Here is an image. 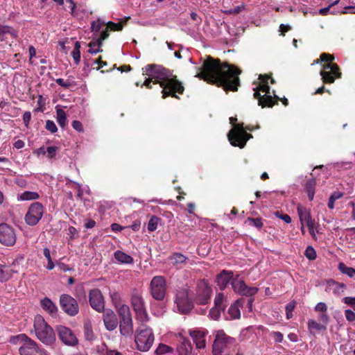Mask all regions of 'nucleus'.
<instances>
[{
    "label": "nucleus",
    "instance_id": "nucleus-45",
    "mask_svg": "<svg viewBox=\"0 0 355 355\" xmlns=\"http://www.w3.org/2000/svg\"><path fill=\"white\" fill-rule=\"evenodd\" d=\"M343 193L340 192H334L329 197L327 206L329 209H333L334 208V202L336 200L340 198Z\"/></svg>",
    "mask_w": 355,
    "mask_h": 355
},
{
    "label": "nucleus",
    "instance_id": "nucleus-48",
    "mask_svg": "<svg viewBox=\"0 0 355 355\" xmlns=\"http://www.w3.org/2000/svg\"><path fill=\"white\" fill-rule=\"evenodd\" d=\"M55 83L58 85H60L65 89H69L71 87H74L76 85V84L74 81H70L69 80H64L63 78H57L55 80Z\"/></svg>",
    "mask_w": 355,
    "mask_h": 355
},
{
    "label": "nucleus",
    "instance_id": "nucleus-63",
    "mask_svg": "<svg viewBox=\"0 0 355 355\" xmlns=\"http://www.w3.org/2000/svg\"><path fill=\"white\" fill-rule=\"evenodd\" d=\"M345 315L346 319L349 322H353L355 320V313L353 311H352L350 309H347L345 311Z\"/></svg>",
    "mask_w": 355,
    "mask_h": 355
},
{
    "label": "nucleus",
    "instance_id": "nucleus-52",
    "mask_svg": "<svg viewBox=\"0 0 355 355\" xmlns=\"http://www.w3.org/2000/svg\"><path fill=\"white\" fill-rule=\"evenodd\" d=\"M105 25L104 21H101V20H98L96 21H92L91 24V28L93 32L98 33L103 26Z\"/></svg>",
    "mask_w": 355,
    "mask_h": 355
},
{
    "label": "nucleus",
    "instance_id": "nucleus-1",
    "mask_svg": "<svg viewBox=\"0 0 355 355\" xmlns=\"http://www.w3.org/2000/svg\"><path fill=\"white\" fill-rule=\"evenodd\" d=\"M241 70L227 62L208 55L195 77L222 87L225 92H236L240 86Z\"/></svg>",
    "mask_w": 355,
    "mask_h": 355
},
{
    "label": "nucleus",
    "instance_id": "nucleus-3",
    "mask_svg": "<svg viewBox=\"0 0 355 355\" xmlns=\"http://www.w3.org/2000/svg\"><path fill=\"white\" fill-rule=\"evenodd\" d=\"M260 83L259 85L254 89V98L258 100V105L262 108L272 107L277 105L279 96L274 95L272 96L270 94V87L268 85L269 75L264 74L259 76Z\"/></svg>",
    "mask_w": 355,
    "mask_h": 355
},
{
    "label": "nucleus",
    "instance_id": "nucleus-24",
    "mask_svg": "<svg viewBox=\"0 0 355 355\" xmlns=\"http://www.w3.org/2000/svg\"><path fill=\"white\" fill-rule=\"evenodd\" d=\"M115 259L122 264H132L134 263L133 258L121 250H116L114 253Z\"/></svg>",
    "mask_w": 355,
    "mask_h": 355
},
{
    "label": "nucleus",
    "instance_id": "nucleus-58",
    "mask_svg": "<svg viewBox=\"0 0 355 355\" xmlns=\"http://www.w3.org/2000/svg\"><path fill=\"white\" fill-rule=\"evenodd\" d=\"M275 215L282 219V220H284L286 223H290L291 222V218L289 215L288 214H282V213H280L279 211H276L275 213Z\"/></svg>",
    "mask_w": 355,
    "mask_h": 355
},
{
    "label": "nucleus",
    "instance_id": "nucleus-28",
    "mask_svg": "<svg viewBox=\"0 0 355 355\" xmlns=\"http://www.w3.org/2000/svg\"><path fill=\"white\" fill-rule=\"evenodd\" d=\"M297 214L300 218V223L302 224L306 223L309 220H312L310 210L301 206L298 205L297 207Z\"/></svg>",
    "mask_w": 355,
    "mask_h": 355
},
{
    "label": "nucleus",
    "instance_id": "nucleus-54",
    "mask_svg": "<svg viewBox=\"0 0 355 355\" xmlns=\"http://www.w3.org/2000/svg\"><path fill=\"white\" fill-rule=\"evenodd\" d=\"M352 166H353V164L351 162H337L335 164V167H336L338 169L347 170V169L351 168Z\"/></svg>",
    "mask_w": 355,
    "mask_h": 355
},
{
    "label": "nucleus",
    "instance_id": "nucleus-22",
    "mask_svg": "<svg viewBox=\"0 0 355 355\" xmlns=\"http://www.w3.org/2000/svg\"><path fill=\"white\" fill-rule=\"evenodd\" d=\"M40 305L42 308L49 313L52 317H56L58 314V307L49 298L44 297L41 300Z\"/></svg>",
    "mask_w": 355,
    "mask_h": 355
},
{
    "label": "nucleus",
    "instance_id": "nucleus-32",
    "mask_svg": "<svg viewBox=\"0 0 355 355\" xmlns=\"http://www.w3.org/2000/svg\"><path fill=\"white\" fill-rule=\"evenodd\" d=\"M6 34H10L13 37H17V32L12 27L0 24V40L3 41Z\"/></svg>",
    "mask_w": 355,
    "mask_h": 355
},
{
    "label": "nucleus",
    "instance_id": "nucleus-59",
    "mask_svg": "<svg viewBox=\"0 0 355 355\" xmlns=\"http://www.w3.org/2000/svg\"><path fill=\"white\" fill-rule=\"evenodd\" d=\"M271 336L274 338L276 343H280L282 342L284 336L279 331H272L270 334Z\"/></svg>",
    "mask_w": 355,
    "mask_h": 355
},
{
    "label": "nucleus",
    "instance_id": "nucleus-36",
    "mask_svg": "<svg viewBox=\"0 0 355 355\" xmlns=\"http://www.w3.org/2000/svg\"><path fill=\"white\" fill-rule=\"evenodd\" d=\"M29 338H30L28 337L26 334H21L11 336L9 339V342L13 345L21 344L22 345L25 343H26L29 340Z\"/></svg>",
    "mask_w": 355,
    "mask_h": 355
},
{
    "label": "nucleus",
    "instance_id": "nucleus-34",
    "mask_svg": "<svg viewBox=\"0 0 355 355\" xmlns=\"http://www.w3.org/2000/svg\"><path fill=\"white\" fill-rule=\"evenodd\" d=\"M239 275H237L234 279H232V282H231V286L233 289V291L238 294H240L241 292H242V290L245 286L246 284L245 283L244 280L239 278Z\"/></svg>",
    "mask_w": 355,
    "mask_h": 355
},
{
    "label": "nucleus",
    "instance_id": "nucleus-31",
    "mask_svg": "<svg viewBox=\"0 0 355 355\" xmlns=\"http://www.w3.org/2000/svg\"><path fill=\"white\" fill-rule=\"evenodd\" d=\"M241 301V300H237L228 309V314L232 320L239 319L241 317V311L239 308V304Z\"/></svg>",
    "mask_w": 355,
    "mask_h": 355
},
{
    "label": "nucleus",
    "instance_id": "nucleus-8",
    "mask_svg": "<svg viewBox=\"0 0 355 355\" xmlns=\"http://www.w3.org/2000/svg\"><path fill=\"white\" fill-rule=\"evenodd\" d=\"M120 318L119 329L124 336H131L133 333V322L130 308L128 305H121L118 309Z\"/></svg>",
    "mask_w": 355,
    "mask_h": 355
},
{
    "label": "nucleus",
    "instance_id": "nucleus-39",
    "mask_svg": "<svg viewBox=\"0 0 355 355\" xmlns=\"http://www.w3.org/2000/svg\"><path fill=\"white\" fill-rule=\"evenodd\" d=\"M338 269L342 273L347 275L349 277H353L355 275V269L346 266L343 263L338 264Z\"/></svg>",
    "mask_w": 355,
    "mask_h": 355
},
{
    "label": "nucleus",
    "instance_id": "nucleus-26",
    "mask_svg": "<svg viewBox=\"0 0 355 355\" xmlns=\"http://www.w3.org/2000/svg\"><path fill=\"white\" fill-rule=\"evenodd\" d=\"M177 350L178 355H191L192 345L190 340L187 338H183Z\"/></svg>",
    "mask_w": 355,
    "mask_h": 355
},
{
    "label": "nucleus",
    "instance_id": "nucleus-43",
    "mask_svg": "<svg viewBox=\"0 0 355 355\" xmlns=\"http://www.w3.org/2000/svg\"><path fill=\"white\" fill-rule=\"evenodd\" d=\"M110 29L107 28V26L105 28V30H103L99 37L96 40V44L98 45V46H103V41L105 40H106L109 35H110Z\"/></svg>",
    "mask_w": 355,
    "mask_h": 355
},
{
    "label": "nucleus",
    "instance_id": "nucleus-6",
    "mask_svg": "<svg viewBox=\"0 0 355 355\" xmlns=\"http://www.w3.org/2000/svg\"><path fill=\"white\" fill-rule=\"evenodd\" d=\"M214 335L212 355H222L227 349L238 346L236 338L227 336L222 329L216 331Z\"/></svg>",
    "mask_w": 355,
    "mask_h": 355
},
{
    "label": "nucleus",
    "instance_id": "nucleus-61",
    "mask_svg": "<svg viewBox=\"0 0 355 355\" xmlns=\"http://www.w3.org/2000/svg\"><path fill=\"white\" fill-rule=\"evenodd\" d=\"M318 318L322 322L323 324L326 325V327L327 326V324L329 323L330 320V317L327 314V311L323 312L321 314H320Z\"/></svg>",
    "mask_w": 355,
    "mask_h": 355
},
{
    "label": "nucleus",
    "instance_id": "nucleus-17",
    "mask_svg": "<svg viewBox=\"0 0 355 355\" xmlns=\"http://www.w3.org/2000/svg\"><path fill=\"white\" fill-rule=\"evenodd\" d=\"M57 331L58 338L64 345L71 347L78 345V340L71 329L60 325L57 327Z\"/></svg>",
    "mask_w": 355,
    "mask_h": 355
},
{
    "label": "nucleus",
    "instance_id": "nucleus-57",
    "mask_svg": "<svg viewBox=\"0 0 355 355\" xmlns=\"http://www.w3.org/2000/svg\"><path fill=\"white\" fill-rule=\"evenodd\" d=\"M224 300V295L222 293H219L216 295L214 299V306L218 307H223V302Z\"/></svg>",
    "mask_w": 355,
    "mask_h": 355
},
{
    "label": "nucleus",
    "instance_id": "nucleus-20",
    "mask_svg": "<svg viewBox=\"0 0 355 355\" xmlns=\"http://www.w3.org/2000/svg\"><path fill=\"white\" fill-rule=\"evenodd\" d=\"M232 279H234V272L231 270H222L216 276V282L220 290H224L229 283L231 284Z\"/></svg>",
    "mask_w": 355,
    "mask_h": 355
},
{
    "label": "nucleus",
    "instance_id": "nucleus-38",
    "mask_svg": "<svg viewBox=\"0 0 355 355\" xmlns=\"http://www.w3.org/2000/svg\"><path fill=\"white\" fill-rule=\"evenodd\" d=\"M56 119L57 122L61 128H64L67 124V116L65 112L61 109L58 108L56 110Z\"/></svg>",
    "mask_w": 355,
    "mask_h": 355
},
{
    "label": "nucleus",
    "instance_id": "nucleus-23",
    "mask_svg": "<svg viewBox=\"0 0 355 355\" xmlns=\"http://www.w3.org/2000/svg\"><path fill=\"white\" fill-rule=\"evenodd\" d=\"M38 348L37 343L31 338H29L26 343L21 345L19 352L20 355H30L31 352H35Z\"/></svg>",
    "mask_w": 355,
    "mask_h": 355
},
{
    "label": "nucleus",
    "instance_id": "nucleus-49",
    "mask_svg": "<svg viewBox=\"0 0 355 355\" xmlns=\"http://www.w3.org/2000/svg\"><path fill=\"white\" fill-rule=\"evenodd\" d=\"M296 306V302L291 301L286 305V314L288 320L293 317V311Z\"/></svg>",
    "mask_w": 355,
    "mask_h": 355
},
{
    "label": "nucleus",
    "instance_id": "nucleus-15",
    "mask_svg": "<svg viewBox=\"0 0 355 355\" xmlns=\"http://www.w3.org/2000/svg\"><path fill=\"white\" fill-rule=\"evenodd\" d=\"M60 305L62 311L70 316H75L79 312V306L76 300L68 294L60 295Z\"/></svg>",
    "mask_w": 355,
    "mask_h": 355
},
{
    "label": "nucleus",
    "instance_id": "nucleus-37",
    "mask_svg": "<svg viewBox=\"0 0 355 355\" xmlns=\"http://www.w3.org/2000/svg\"><path fill=\"white\" fill-rule=\"evenodd\" d=\"M39 197L40 196L37 192L26 191L18 196V200L21 201L32 200H37Z\"/></svg>",
    "mask_w": 355,
    "mask_h": 355
},
{
    "label": "nucleus",
    "instance_id": "nucleus-11",
    "mask_svg": "<svg viewBox=\"0 0 355 355\" xmlns=\"http://www.w3.org/2000/svg\"><path fill=\"white\" fill-rule=\"evenodd\" d=\"M44 207L39 202H33L28 207L24 219L27 225L30 226L36 225L43 216Z\"/></svg>",
    "mask_w": 355,
    "mask_h": 355
},
{
    "label": "nucleus",
    "instance_id": "nucleus-16",
    "mask_svg": "<svg viewBox=\"0 0 355 355\" xmlns=\"http://www.w3.org/2000/svg\"><path fill=\"white\" fill-rule=\"evenodd\" d=\"M16 234L13 227L7 223H0V243L12 246L16 242Z\"/></svg>",
    "mask_w": 355,
    "mask_h": 355
},
{
    "label": "nucleus",
    "instance_id": "nucleus-40",
    "mask_svg": "<svg viewBox=\"0 0 355 355\" xmlns=\"http://www.w3.org/2000/svg\"><path fill=\"white\" fill-rule=\"evenodd\" d=\"M80 43L76 42L73 50L71 52V56L73 58L76 64H78L80 62Z\"/></svg>",
    "mask_w": 355,
    "mask_h": 355
},
{
    "label": "nucleus",
    "instance_id": "nucleus-2",
    "mask_svg": "<svg viewBox=\"0 0 355 355\" xmlns=\"http://www.w3.org/2000/svg\"><path fill=\"white\" fill-rule=\"evenodd\" d=\"M142 71L143 74L148 76V78L145 80L141 86L152 89L151 83L153 84L159 83L160 87L162 88V98L171 96L179 98L177 94H182L184 93V87L182 83L178 80L177 76L165 67L155 64H150L142 68Z\"/></svg>",
    "mask_w": 355,
    "mask_h": 355
},
{
    "label": "nucleus",
    "instance_id": "nucleus-13",
    "mask_svg": "<svg viewBox=\"0 0 355 355\" xmlns=\"http://www.w3.org/2000/svg\"><path fill=\"white\" fill-rule=\"evenodd\" d=\"M131 305L139 320L141 322H147L148 320V315L146 309L144 300L137 291L132 294Z\"/></svg>",
    "mask_w": 355,
    "mask_h": 355
},
{
    "label": "nucleus",
    "instance_id": "nucleus-47",
    "mask_svg": "<svg viewBox=\"0 0 355 355\" xmlns=\"http://www.w3.org/2000/svg\"><path fill=\"white\" fill-rule=\"evenodd\" d=\"M223 309V307H218L214 306L209 311V316L212 320H217L220 317V312Z\"/></svg>",
    "mask_w": 355,
    "mask_h": 355
},
{
    "label": "nucleus",
    "instance_id": "nucleus-56",
    "mask_svg": "<svg viewBox=\"0 0 355 355\" xmlns=\"http://www.w3.org/2000/svg\"><path fill=\"white\" fill-rule=\"evenodd\" d=\"M45 128L48 131L51 132V133H55L58 130L55 123H54V121L51 120L46 121Z\"/></svg>",
    "mask_w": 355,
    "mask_h": 355
},
{
    "label": "nucleus",
    "instance_id": "nucleus-51",
    "mask_svg": "<svg viewBox=\"0 0 355 355\" xmlns=\"http://www.w3.org/2000/svg\"><path fill=\"white\" fill-rule=\"evenodd\" d=\"M305 257L309 260H314L316 258V252L312 246H308L304 252Z\"/></svg>",
    "mask_w": 355,
    "mask_h": 355
},
{
    "label": "nucleus",
    "instance_id": "nucleus-35",
    "mask_svg": "<svg viewBox=\"0 0 355 355\" xmlns=\"http://www.w3.org/2000/svg\"><path fill=\"white\" fill-rule=\"evenodd\" d=\"M84 335L87 340L92 341L96 338L90 321H86L83 325Z\"/></svg>",
    "mask_w": 355,
    "mask_h": 355
},
{
    "label": "nucleus",
    "instance_id": "nucleus-27",
    "mask_svg": "<svg viewBox=\"0 0 355 355\" xmlns=\"http://www.w3.org/2000/svg\"><path fill=\"white\" fill-rule=\"evenodd\" d=\"M16 272L17 271L12 270L10 266L0 264V282H7L12 277L13 273Z\"/></svg>",
    "mask_w": 355,
    "mask_h": 355
},
{
    "label": "nucleus",
    "instance_id": "nucleus-4",
    "mask_svg": "<svg viewBox=\"0 0 355 355\" xmlns=\"http://www.w3.org/2000/svg\"><path fill=\"white\" fill-rule=\"evenodd\" d=\"M259 128V125L254 126L252 125H244V123H239L234 125L227 134V138L232 146L243 148L246 145L247 141L252 138V135L247 131H253Z\"/></svg>",
    "mask_w": 355,
    "mask_h": 355
},
{
    "label": "nucleus",
    "instance_id": "nucleus-60",
    "mask_svg": "<svg viewBox=\"0 0 355 355\" xmlns=\"http://www.w3.org/2000/svg\"><path fill=\"white\" fill-rule=\"evenodd\" d=\"M314 310L317 312H327V306L324 302H318Z\"/></svg>",
    "mask_w": 355,
    "mask_h": 355
},
{
    "label": "nucleus",
    "instance_id": "nucleus-7",
    "mask_svg": "<svg viewBox=\"0 0 355 355\" xmlns=\"http://www.w3.org/2000/svg\"><path fill=\"white\" fill-rule=\"evenodd\" d=\"M154 340L155 336L151 328L144 326L137 329L135 342L138 350L148 352L152 347Z\"/></svg>",
    "mask_w": 355,
    "mask_h": 355
},
{
    "label": "nucleus",
    "instance_id": "nucleus-62",
    "mask_svg": "<svg viewBox=\"0 0 355 355\" xmlns=\"http://www.w3.org/2000/svg\"><path fill=\"white\" fill-rule=\"evenodd\" d=\"M31 120V113L29 111L25 112L23 114V121L24 123V125L26 128H28L29 123Z\"/></svg>",
    "mask_w": 355,
    "mask_h": 355
},
{
    "label": "nucleus",
    "instance_id": "nucleus-33",
    "mask_svg": "<svg viewBox=\"0 0 355 355\" xmlns=\"http://www.w3.org/2000/svg\"><path fill=\"white\" fill-rule=\"evenodd\" d=\"M168 260L172 262L173 265H178L187 263L188 258L180 252H174L168 257Z\"/></svg>",
    "mask_w": 355,
    "mask_h": 355
},
{
    "label": "nucleus",
    "instance_id": "nucleus-53",
    "mask_svg": "<svg viewBox=\"0 0 355 355\" xmlns=\"http://www.w3.org/2000/svg\"><path fill=\"white\" fill-rule=\"evenodd\" d=\"M334 60V55L322 53L320 56V60L321 62H324L326 63H334L333 61Z\"/></svg>",
    "mask_w": 355,
    "mask_h": 355
},
{
    "label": "nucleus",
    "instance_id": "nucleus-9",
    "mask_svg": "<svg viewBox=\"0 0 355 355\" xmlns=\"http://www.w3.org/2000/svg\"><path fill=\"white\" fill-rule=\"evenodd\" d=\"M175 304L178 311L182 314H187L193 309V302L189 298V288H181L177 291Z\"/></svg>",
    "mask_w": 355,
    "mask_h": 355
},
{
    "label": "nucleus",
    "instance_id": "nucleus-29",
    "mask_svg": "<svg viewBox=\"0 0 355 355\" xmlns=\"http://www.w3.org/2000/svg\"><path fill=\"white\" fill-rule=\"evenodd\" d=\"M316 186V180L314 178L309 179L305 184L304 189L307 193L309 200L312 201L314 198Z\"/></svg>",
    "mask_w": 355,
    "mask_h": 355
},
{
    "label": "nucleus",
    "instance_id": "nucleus-64",
    "mask_svg": "<svg viewBox=\"0 0 355 355\" xmlns=\"http://www.w3.org/2000/svg\"><path fill=\"white\" fill-rule=\"evenodd\" d=\"M73 128L76 130H77L78 132H83V124L80 121H77V120H75L72 122V124H71Z\"/></svg>",
    "mask_w": 355,
    "mask_h": 355
},
{
    "label": "nucleus",
    "instance_id": "nucleus-41",
    "mask_svg": "<svg viewBox=\"0 0 355 355\" xmlns=\"http://www.w3.org/2000/svg\"><path fill=\"white\" fill-rule=\"evenodd\" d=\"M161 218L157 216L150 217L148 223V230L149 232H154L157 230L158 224L160 223Z\"/></svg>",
    "mask_w": 355,
    "mask_h": 355
},
{
    "label": "nucleus",
    "instance_id": "nucleus-10",
    "mask_svg": "<svg viewBox=\"0 0 355 355\" xmlns=\"http://www.w3.org/2000/svg\"><path fill=\"white\" fill-rule=\"evenodd\" d=\"M150 291L152 297L162 301L164 299L166 293V282L163 276L157 275L153 277L150 284Z\"/></svg>",
    "mask_w": 355,
    "mask_h": 355
},
{
    "label": "nucleus",
    "instance_id": "nucleus-14",
    "mask_svg": "<svg viewBox=\"0 0 355 355\" xmlns=\"http://www.w3.org/2000/svg\"><path fill=\"white\" fill-rule=\"evenodd\" d=\"M211 288L205 279L200 280L196 286L195 301L198 304H207L210 299Z\"/></svg>",
    "mask_w": 355,
    "mask_h": 355
},
{
    "label": "nucleus",
    "instance_id": "nucleus-30",
    "mask_svg": "<svg viewBox=\"0 0 355 355\" xmlns=\"http://www.w3.org/2000/svg\"><path fill=\"white\" fill-rule=\"evenodd\" d=\"M345 288V285L343 283L337 282L333 279L327 281V288L332 290L336 295L343 293Z\"/></svg>",
    "mask_w": 355,
    "mask_h": 355
},
{
    "label": "nucleus",
    "instance_id": "nucleus-46",
    "mask_svg": "<svg viewBox=\"0 0 355 355\" xmlns=\"http://www.w3.org/2000/svg\"><path fill=\"white\" fill-rule=\"evenodd\" d=\"M88 46L90 48L88 52L91 54H96L100 52H103V49H101L102 46H98L96 44V40L93 39L88 44Z\"/></svg>",
    "mask_w": 355,
    "mask_h": 355
},
{
    "label": "nucleus",
    "instance_id": "nucleus-55",
    "mask_svg": "<svg viewBox=\"0 0 355 355\" xmlns=\"http://www.w3.org/2000/svg\"><path fill=\"white\" fill-rule=\"evenodd\" d=\"M248 220L250 221L253 226L258 229H261L263 225L262 220L260 218H254L249 217L248 218Z\"/></svg>",
    "mask_w": 355,
    "mask_h": 355
},
{
    "label": "nucleus",
    "instance_id": "nucleus-42",
    "mask_svg": "<svg viewBox=\"0 0 355 355\" xmlns=\"http://www.w3.org/2000/svg\"><path fill=\"white\" fill-rule=\"evenodd\" d=\"M259 289L257 287H251L245 285L239 295L252 297L257 293Z\"/></svg>",
    "mask_w": 355,
    "mask_h": 355
},
{
    "label": "nucleus",
    "instance_id": "nucleus-50",
    "mask_svg": "<svg viewBox=\"0 0 355 355\" xmlns=\"http://www.w3.org/2000/svg\"><path fill=\"white\" fill-rule=\"evenodd\" d=\"M106 26L110 31H120L123 29V24L122 22L114 23L112 21H109L106 24Z\"/></svg>",
    "mask_w": 355,
    "mask_h": 355
},
{
    "label": "nucleus",
    "instance_id": "nucleus-25",
    "mask_svg": "<svg viewBox=\"0 0 355 355\" xmlns=\"http://www.w3.org/2000/svg\"><path fill=\"white\" fill-rule=\"evenodd\" d=\"M307 327L309 333L312 335L315 334L314 331H324L327 327L325 324L320 323L313 319H309L307 322Z\"/></svg>",
    "mask_w": 355,
    "mask_h": 355
},
{
    "label": "nucleus",
    "instance_id": "nucleus-19",
    "mask_svg": "<svg viewBox=\"0 0 355 355\" xmlns=\"http://www.w3.org/2000/svg\"><path fill=\"white\" fill-rule=\"evenodd\" d=\"M207 334L208 331L202 328L189 330V335L196 344V348L200 349L206 347L205 337Z\"/></svg>",
    "mask_w": 355,
    "mask_h": 355
},
{
    "label": "nucleus",
    "instance_id": "nucleus-21",
    "mask_svg": "<svg viewBox=\"0 0 355 355\" xmlns=\"http://www.w3.org/2000/svg\"><path fill=\"white\" fill-rule=\"evenodd\" d=\"M103 322L105 328L108 331L114 330L118 325V319L114 312L110 309L105 311L103 314Z\"/></svg>",
    "mask_w": 355,
    "mask_h": 355
},
{
    "label": "nucleus",
    "instance_id": "nucleus-12",
    "mask_svg": "<svg viewBox=\"0 0 355 355\" xmlns=\"http://www.w3.org/2000/svg\"><path fill=\"white\" fill-rule=\"evenodd\" d=\"M324 84H331L336 78H341L342 73L336 63H325L320 72Z\"/></svg>",
    "mask_w": 355,
    "mask_h": 355
},
{
    "label": "nucleus",
    "instance_id": "nucleus-18",
    "mask_svg": "<svg viewBox=\"0 0 355 355\" xmlns=\"http://www.w3.org/2000/svg\"><path fill=\"white\" fill-rule=\"evenodd\" d=\"M89 301L91 307L95 311L101 313L105 310V301L101 291L94 288L89 292Z\"/></svg>",
    "mask_w": 355,
    "mask_h": 355
},
{
    "label": "nucleus",
    "instance_id": "nucleus-5",
    "mask_svg": "<svg viewBox=\"0 0 355 355\" xmlns=\"http://www.w3.org/2000/svg\"><path fill=\"white\" fill-rule=\"evenodd\" d=\"M33 327L36 337L43 344L51 345L55 341V334L53 328L42 315H37L35 317Z\"/></svg>",
    "mask_w": 355,
    "mask_h": 355
},
{
    "label": "nucleus",
    "instance_id": "nucleus-44",
    "mask_svg": "<svg viewBox=\"0 0 355 355\" xmlns=\"http://www.w3.org/2000/svg\"><path fill=\"white\" fill-rule=\"evenodd\" d=\"M173 352V348L165 345L160 343L155 350V354L157 355H162L167 353H171Z\"/></svg>",
    "mask_w": 355,
    "mask_h": 355
}]
</instances>
